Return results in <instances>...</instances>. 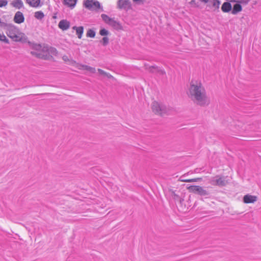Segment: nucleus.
<instances>
[{"mask_svg":"<svg viewBox=\"0 0 261 261\" xmlns=\"http://www.w3.org/2000/svg\"><path fill=\"white\" fill-rule=\"evenodd\" d=\"M187 94L189 97L198 105L204 106L209 103L205 89L199 81L192 80L191 82Z\"/></svg>","mask_w":261,"mask_h":261,"instance_id":"obj_1","label":"nucleus"},{"mask_svg":"<svg viewBox=\"0 0 261 261\" xmlns=\"http://www.w3.org/2000/svg\"><path fill=\"white\" fill-rule=\"evenodd\" d=\"M2 28L5 31L7 36L13 41H20L24 37V34L21 33L18 28L12 24L3 22Z\"/></svg>","mask_w":261,"mask_h":261,"instance_id":"obj_2","label":"nucleus"},{"mask_svg":"<svg viewBox=\"0 0 261 261\" xmlns=\"http://www.w3.org/2000/svg\"><path fill=\"white\" fill-rule=\"evenodd\" d=\"M101 17L105 23L116 31H121L123 30V26L118 20L115 18L110 17L105 14H102Z\"/></svg>","mask_w":261,"mask_h":261,"instance_id":"obj_3","label":"nucleus"},{"mask_svg":"<svg viewBox=\"0 0 261 261\" xmlns=\"http://www.w3.org/2000/svg\"><path fill=\"white\" fill-rule=\"evenodd\" d=\"M85 7L90 11H97L98 9H101L103 11L102 7H101L99 2L95 0H85Z\"/></svg>","mask_w":261,"mask_h":261,"instance_id":"obj_4","label":"nucleus"},{"mask_svg":"<svg viewBox=\"0 0 261 261\" xmlns=\"http://www.w3.org/2000/svg\"><path fill=\"white\" fill-rule=\"evenodd\" d=\"M188 189L190 191L199 194L201 196H207L209 195L207 191L199 186H191L188 188Z\"/></svg>","mask_w":261,"mask_h":261,"instance_id":"obj_5","label":"nucleus"},{"mask_svg":"<svg viewBox=\"0 0 261 261\" xmlns=\"http://www.w3.org/2000/svg\"><path fill=\"white\" fill-rule=\"evenodd\" d=\"M210 183L213 186L223 187L226 185L227 181L224 177L218 175L212 177L210 179Z\"/></svg>","mask_w":261,"mask_h":261,"instance_id":"obj_6","label":"nucleus"},{"mask_svg":"<svg viewBox=\"0 0 261 261\" xmlns=\"http://www.w3.org/2000/svg\"><path fill=\"white\" fill-rule=\"evenodd\" d=\"M152 111L156 114L162 115L165 112V107L156 101H153L152 104Z\"/></svg>","mask_w":261,"mask_h":261,"instance_id":"obj_7","label":"nucleus"},{"mask_svg":"<svg viewBox=\"0 0 261 261\" xmlns=\"http://www.w3.org/2000/svg\"><path fill=\"white\" fill-rule=\"evenodd\" d=\"M207 2H204L205 4H207V6L213 9V11H218L220 5V2L219 0H207Z\"/></svg>","mask_w":261,"mask_h":261,"instance_id":"obj_8","label":"nucleus"},{"mask_svg":"<svg viewBox=\"0 0 261 261\" xmlns=\"http://www.w3.org/2000/svg\"><path fill=\"white\" fill-rule=\"evenodd\" d=\"M130 7L129 0H118L117 8L120 9H126Z\"/></svg>","mask_w":261,"mask_h":261,"instance_id":"obj_9","label":"nucleus"},{"mask_svg":"<svg viewBox=\"0 0 261 261\" xmlns=\"http://www.w3.org/2000/svg\"><path fill=\"white\" fill-rule=\"evenodd\" d=\"M149 70L152 73H156L160 75L165 74V71L161 68L152 66L149 67Z\"/></svg>","mask_w":261,"mask_h":261,"instance_id":"obj_10","label":"nucleus"},{"mask_svg":"<svg viewBox=\"0 0 261 261\" xmlns=\"http://www.w3.org/2000/svg\"><path fill=\"white\" fill-rule=\"evenodd\" d=\"M24 20V18L23 16V14L20 12L18 11L17 12L14 16V21L15 22L17 23H21L23 22Z\"/></svg>","mask_w":261,"mask_h":261,"instance_id":"obj_11","label":"nucleus"},{"mask_svg":"<svg viewBox=\"0 0 261 261\" xmlns=\"http://www.w3.org/2000/svg\"><path fill=\"white\" fill-rule=\"evenodd\" d=\"M256 200L257 197L255 196L247 194L245 195L243 197V201L245 203H253Z\"/></svg>","mask_w":261,"mask_h":261,"instance_id":"obj_12","label":"nucleus"},{"mask_svg":"<svg viewBox=\"0 0 261 261\" xmlns=\"http://www.w3.org/2000/svg\"><path fill=\"white\" fill-rule=\"evenodd\" d=\"M58 26L63 31L67 30L70 27V22L67 20L63 19L59 22Z\"/></svg>","mask_w":261,"mask_h":261,"instance_id":"obj_13","label":"nucleus"},{"mask_svg":"<svg viewBox=\"0 0 261 261\" xmlns=\"http://www.w3.org/2000/svg\"><path fill=\"white\" fill-rule=\"evenodd\" d=\"M232 9V6L230 3L229 2H224L221 7L222 11L224 13H227L231 11Z\"/></svg>","mask_w":261,"mask_h":261,"instance_id":"obj_14","label":"nucleus"},{"mask_svg":"<svg viewBox=\"0 0 261 261\" xmlns=\"http://www.w3.org/2000/svg\"><path fill=\"white\" fill-rule=\"evenodd\" d=\"M26 2L31 7L37 8L40 6V0H26Z\"/></svg>","mask_w":261,"mask_h":261,"instance_id":"obj_15","label":"nucleus"},{"mask_svg":"<svg viewBox=\"0 0 261 261\" xmlns=\"http://www.w3.org/2000/svg\"><path fill=\"white\" fill-rule=\"evenodd\" d=\"M77 0H63V3L64 5L73 8L76 4Z\"/></svg>","mask_w":261,"mask_h":261,"instance_id":"obj_16","label":"nucleus"},{"mask_svg":"<svg viewBox=\"0 0 261 261\" xmlns=\"http://www.w3.org/2000/svg\"><path fill=\"white\" fill-rule=\"evenodd\" d=\"M242 10L241 5L239 4H236L234 5L231 13L233 15L237 14L238 13L241 12Z\"/></svg>","mask_w":261,"mask_h":261,"instance_id":"obj_17","label":"nucleus"},{"mask_svg":"<svg viewBox=\"0 0 261 261\" xmlns=\"http://www.w3.org/2000/svg\"><path fill=\"white\" fill-rule=\"evenodd\" d=\"M13 7L20 9L23 6V2L21 0H15L12 3Z\"/></svg>","mask_w":261,"mask_h":261,"instance_id":"obj_18","label":"nucleus"},{"mask_svg":"<svg viewBox=\"0 0 261 261\" xmlns=\"http://www.w3.org/2000/svg\"><path fill=\"white\" fill-rule=\"evenodd\" d=\"M31 47L37 51H43L44 52V49L42 48V46L39 44H32Z\"/></svg>","mask_w":261,"mask_h":261,"instance_id":"obj_19","label":"nucleus"},{"mask_svg":"<svg viewBox=\"0 0 261 261\" xmlns=\"http://www.w3.org/2000/svg\"><path fill=\"white\" fill-rule=\"evenodd\" d=\"M34 17L37 19L41 20L44 18V14L42 11H39L35 13Z\"/></svg>","mask_w":261,"mask_h":261,"instance_id":"obj_20","label":"nucleus"},{"mask_svg":"<svg viewBox=\"0 0 261 261\" xmlns=\"http://www.w3.org/2000/svg\"><path fill=\"white\" fill-rule=\"evenodd\" d=\"M82 67H83V70H86L89 71L90 73H95V71H96V69L95 68H93V67L87 66V65H83Z\"/></svg>","mask_w":261,"mask_h":261,"instance_id":"obj_21","label":"nucleus"},{"mask_svg":"<svg viewBox=\"0 0 261 261\" xmlns=\"http://www.w3.org/2000/svg\"><path fill=\"white\" fill-rule=\"evenodd\" d=\"M31 54L33 55L36 56L38 58L42 59H46V55H44L41 53H37L35 51H32Z\"/></svg>","mask_w":261,"mask_h":261,"instance_id":"obj_22","label":"nucleus"},{"mask_svg":"<svg viewBox=\"0 0 261 261\" xmlns=\"http://www.w3.org/2000/svg\"><path fill=\"white\" fill-rule=\"evenodd\" d=\"M73 30H76V35L78 38H81L82 37V27H73L72 28Z\"/></svg>","mask_w":261,"mask_h":261,"instance_id":"obj_23","label":"nucleus"},{"mask_svg":"<svg viewBox=\"0 0 261 261\" xmlns=\"http://www.w3.org/2000/svg\"><path fill=\"white\" fill-rule=\"evenodd\" d=\"M95 36V32L94 30L90 29L87 31V36L91 38H93Z\"/></svg>","mask_w":261,"mask_h":261,"instance_id":"obj_24","label":"nucleus"},{"mask_svg":"<svg viewBox=\"0 0 261 261\" xmlns=\"http://www.w3.org/2000/svg\"><path fill=\"white\" fill-rule=\"evenodd\" d=\"M0 40L6 43H9V40L7 38V37L5 36V35L3 33H0Z\"/></svg>","mask_w":261,"mask_h":261,"instance_id":"obj_25","label":"nucleus"},{"mask_svg":"<svg viewBox=\"0 0 261 261\" xmlns=\"http://www.w3.org/2000/svg\"><path fill=\"white\" fill-rule=\"evenodd\" d=\"M109 34V31L105 29H101L99 31V34L101 36H107Z\"/></svg>","mask_w":261,"mask_h":261,"instance_id":"obj_26","label":"nucleus"},{"mask_svg":"<svg viewBox=\"0 0 261 261\" xmlns=\"http://www.w3.org/2000/svg\"><path fill=\"white\" fill-rule=\"evenodd\" d=\"M190 4L193 7H196V8H198L199 7V4L198 2H196V1L195 0H192L190 2Z\"/></svg>","mask_w":261,"mask_h":261,"instance_id":"obj_27","label":"nucleus"},{"mask_svg":"<svg viewBox=\"0 0 261 261\" xmlns=\"http://www.w3.org/2000/svg\"><path fill=\"white\" fill-rule=\"evenodd\" d=\"M102 43L103 45H106L109 43V38L107 37H104L102 39Z\"/></svg>","mask_w":261,"mask_h":261,"instance_id":"obj_28","label":"nucleus"},{"mask_svg":"<svg viewBox=\"0 0 261 261\" xmlns=\"http://www.w3.org/2000/svg\"><path fill=\"white\" fill-rule=\"evenodd\" d=\"M8 4L7 0H0V7L6 6Z\"/></svg>","mask_w":261,"mask_h":261,"instance_id":"obj_29","label":"nucleus"},{"mask_svg":"<svg viewBox=\"0 0 261 261\" xmlns=\"http://www.w3.org/2000/svg\"><path fill=\"white\" fill-rule=\"evenodd\" d=\"M201 179V178H192L189 179V180H184L185 182H196Z\"/></svg>","mask_w":261,"mask_h":261,"instance_id":"obj_30","label":"nucleus"},{"mask_svg":"<svg viewBox=\"0 0 261 261\" xmlns=\"http://www.w3.org/2000/svg\"><path fill=\"white\" fill-rule=\"evenodd\" d=\"M201 179V178H192L189 179V180H184L185 182H196Z\"/></svg>","mask_w":261,"mask_h":261,"instance_id":"obj_31","label":"nucleus"},{"mask_svg":"<svg viewBox=\"0 0 261 261\" xmlns=\"http://www.w3.org/2000/svg\"><path fill=\"white\" fill-rule=\"evenodd\" d=\"M98 72L99 73V74H102V75H105L107 76H108V74H107L105 71H103V70L101 69H98Z\"/></svg>","mask_w":261,"mask_h":261,"instance_id":"obj_32","label":"nucleus"},{"mask_svg":"<svg viewBox=\"0 0 261 261\" xmlns=\"http://www.w3.org/2000/svg\"><path fill=\"white\" fill-rule=\"evenodd\" d=\"M134 2L137 4H140L142 0H133Z\"/></svg>","mask_w":261,"mask_h":261,"instance_id":"obj_33","label":"nucleus"},{"mask_svg":"<svg viewBox=\"0 0 261 261\" xmlns=\"http://www.w3.org/2000/svg\"><path fill=\"white\" fill-rule=\"evenodd\" d=\"M63 60L65 61H67L68 60V57L66 56H64L63 57Z\"/></svg>","mask_w":261,"mask_h":261,"instance_id":"obj_34","label":"nucleus"},{"mask_svg":"<svg viewBox=\"0 0 261 261\" xmlns=\"http://www.w3.org/2000/svg\"><path fill=\"white\" fill-rule=\"evenodd\" d=\"M199 1H201V2H203V3H204V2H207V0H199Z\"/></svg>","mask_w":261,"mask_h":261,"instance_id":"obj_35","label":"nucleus"},{"mask_svg":"<svg viewBox=\"0 0 261 261\" xmlns=\"http://www.w3.org/2000/svg\"><path fill=\"white\" fill-rule=\"evenodd\" d=\"M82 202H87V199H86V200H82Z\"/></svg>","mask_w":261,"mask_h":261,"instance_id":"obj_36","label":"nucleus"},{"mask_svg":"<svg viewBox=\"0 0 261 261\" xmlns=\"http://www.w3.org/2000/svg\"><path fill=\"white\" fill-rule=\"evenodd\" d=\"M184 180H189V179L182 180V181H184Z\"/></svg>","mask_w":261,"mask_h":261,"instance_id":"obj_37","label":"nucleus"},{"mask_svg":"<svg viewBox=\"0 0 261 261\" xmlns=\"http://www.w3.org/2000/svg\"><path fill=\"white\" fill-rule=\"evenodd\" d=\"M52 49H53L54 51H56V49L53 48Z\"/></svg>","mask_w":261,"mask_h":261,"instance_id":"obj_38","label":"nucleus"}]
</instances>
